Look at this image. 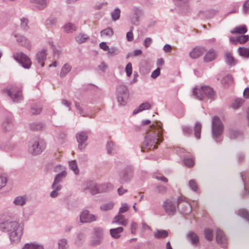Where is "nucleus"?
<instances>
[{"mask_svg":"<svg viewBox=\"0 0 249 249\" xmlns=\"http://www.w3.org/2000/svg\"><path fill=\"white\" fill-rule=\"evenodd\" d=\"M150 128L142 147V152L156 148L157 145L163 141L162 128L160 123L155 122Z\"/></svg>","mask_w":249,"mask_h":249,"instance_id":"obj_1","label":"nucleus"},{"mask_svg":"<svg viewBox=\"0 0 249 249\" xmlns=\"http://www.w3.org/2000/svg\"><path fill=\"white\" fill-rule=\"evenodd\" d=\"M0 228L6 229L9 232L11 241L17 243L20 240L23 233V225L17 222H6L0 224Z\"/></svg>","mask_w":249,"mask_h":249,"instance_id":"obj_2","label":"nucleus"},{"mask_svg":"<svg viewBox=\"0 0 249 249\" xmlns=\"http://www.w3.org/2000/svg\"><path fill=\"white\" fill-rule=\"evenodd\" d=\"M193 94L200 100H204L206 98L212 99L215 95L213 89L206 86L195 88L193 90Z\"/></svg>","mask_w":249,"mask_h":249,"instance_id":"obj_3","label":"nucleus"},{"mask_svg":"<svg viewBox=\"0 0 249 249\" xmlns=\"http://www.w3.org/2000/svg\"><path fill=\"white\" fill-rule=\"evenodd\" d=\"M112 188L110 184L107 183L97 186L96 184L91 182L89 184V189L90 190L92 194H96L99 193L107 191Z\"/></svg>","mask_w":249,"mask_h":249,"instance_id":"obj_4","label":"nucleus"},{"mask_svg":"<svg viewBox=\"0 0 249 249\" xmlns=\"http://www.w3.org/2000/svg\"><path fill=\"white\" fill-rule=\"evenodd\" d=\"M223 125L220 119L216 116L213 118V134L214 137H217L223 132Z\"/></svg>","mask_w":249,"mask_h":249,"instance_id":"obj_5","label":"nucleus"},{"mask_svg":"<svg viewBox=\"0 0 249 249\" xmlns=\"http://www.w3.org/2000/svg\"><path fill=\"white\" fill-rule=\"evenodd\" d=\"M66 173L63 172L61 174H58L55 178L54 182L52 185L53 189H54L51 193V196L55 197L58 195L57 192L61 189V186L58 185L59 182L61 179L66 176Z\"/></svg>","mask_w":249,"mask_h":249,"instance_id":"obj_6","label":"nucleus"},{"mask_svg":"<svg viewBox=\"0 0 249 249\" xmlns=\"http://www.w3.org/2000/svg\"><path fill=\"white\" fill-rule=\"evenodd\" d=\"M14 58L25 68L28 69L31 65V61L29 58L22 53H18L15 54L14 55Z\"/></svg>","mask_w":249,"mask_h":249,"instance_id":"obj_7","label":"nucleus"},{"mask_svg":"<svg viewBox=\"0 0 249 249\" xmlns=\"http://www.w3.org/2000/svg\"><path fill=\"white\" fill-rule=\"evenodd\" d=\"M8 95L14 102H18L22 99L21 91L19 88L13 87L10 89L7 90Z\"/></svg>","mask_w":249,"mask_h":249,"instance_id":"obj_8","label":"nucleus"},{"mask_svg":"<svg viewBox=\"0 0 249 249\" xmlns=\"http://www.w3.org/2000/svg\"><path fill=\"white\" fill-rule=\"evenodd\" d=\"M45 144L43 141L38 140L35 142L29 148V151L34 155L40 154L45 149Z\"/></svg>","mask_w":249,"mask_h":249,"instance_id":"obj_9","label":"nucleus"},{"mask_svg":"<svg viewBox=\"0 0 249 249\" xmlns=\"http://www.w3.org/2000/svg\"><path fill=\"white\" fill-rule=\"evenodd\" d=\"M95 220V216L89 213L88 211H84L81 214L80 221L82 223L91 222Z\"/></svg>","mask_w":249,"mask_h":249,"instance_id":"obj_10","label":"nucleus"},{"mask_svg":"<svg viewBox=\"0 0 249 249\" xmlns=\"http://www.w3.org/2000/svg\"><path fill=\"white\" fill-rule=\"evenodd\" d=\"M163 207L166 212L170 214L174 213L176 210L175 204L171 200H167L163 203Z\"/></svg>","mask_w":249,"mask_h":249,"instance_id":"obj_11","label":"nucleus"},{"mask_svg":"<svg viewBox=\"0 0 249 249\" xmlns=\"http://www.w3.org/2000/svg\"><path fill=\"white\" fill-rule=\"evenodd\" d=\"M205 52V49L202 47H196L190 53V56L193 59H196L202 55Z\"/></svg>","mask_w":249,"mask_h":249,"instance_id":"obj_12","label":"nucleus"},{"mask_svg":"<svg viewBox=\"0 0 249 249\" xmlns=\"http://www.w3.org/2000/svg\"><path fill=\"white\" fill-rule=\"evenodd\" d=\"M217 54L215 50L213 49L209 50L205 54L204 60L205 62L212 61L217 57Z\"/></svg>","mask_w":249,"mask_h":249,"instance_id":"obj_13","label":"nucleus"},{"mask_svg":"<svg viewBox=\"0 0 249 249\" xmlns=\"http://www.w3.org/2000/svg\"><path fill=\"white\" fill-rule=\"evenodd\" d=\"M247 28L244 25L235 27L231 31L232 34H244L247 32Z\"/></svg>","mask_w":249,"mask_h":249,"instance_id":"obj_14","label":"nucleus"},{"mask_svg":"<svg viewBox=\"0 0 249 249\" xmlns=\"http://www.w3.org/2000/svg\"><path fill=\"white\" fill-rule=\"evenodd\" d=\"M124 229L122 227H118L115 229H112L110 230L111 236L115 239L120 237V234L123 231Z\"/></svg>","mask_w":249,"mask_h":249,"instance_id":"obj_15","label":"nucleus"},{"mask_svg":"<svg viewBox=\"0 0 249 249\" xmlns=\"http://www.w3.org/2000/svg\"><path fill=\"white\" fill-rule=\"evenodd\" d=\"M113 223H117L123 226H126L127 225V221L125 219L124 216L123 215L119 213L118 214L113 220Z\"/></svg>","mask_w":249,"mask_h":249,"instance_id":"obj_16","label":"nucleus"},{"mask_svg":"<svg viewBox=\"0 0 249 249\" xmlns=\"http://www.w3.org/2000/svg\"><path fill=\"white\" fill-rule=\"evenodd\" d=\"M46 57V53L45 50H42L36 54V59L38 62L41 64V66H44V61Z\"/></svg>","mask_w":249,"mask_h":249,"instance_id":"obj_17","label":"nucleus"},{"mask_svg":"<svg viewBox=\"0 0 249 249\" xmlns=\"http://www.w3.org/2000/svg\"><path fill=\"white\" fill-rule=\"evenodd\" d=\"M216 241L218 243L222 244L226 240V237L224 232L221 230H217L216 236Z\"/></svg>","mask_w":249,"mask_h":249,"instance_id":"obj_18","label":"nucleus"},{"mask_svg":"<svg viewBox=\"0 0 249 249\" xmlns=\"http://www.w3.org/2000/svg\"><path fill=\"white\" fill-rule=\"evenodd\" d=\"M120 88H122L124 91V98L119 96L118 97V101L121 104L124 105L127 99L128 98L127 90L125 87L121 86L120 87Z\"/></svg>","mask_w":249,"mask_h":249,"instance_id":"obj_19","label":"nucleus"},{"mask_svg":"<svg viewBox=\"0 0 249 249\" xmlns=\"http://www.w3.org/2000/svg\"><path fill=\"white\" fill-rule=\"evenodd\" d=\"M87 136L86 133L81 132L79 133L77 135L76 139L77 140L78 142L80 143L79 145V147L81 148V146L82 145V143H83L87 140Z\"/></svg>","mask_w":249,"mask_h":249,"instance_id":"obj_20","label":"nucleus"},{"mask_svg":"<svg viewBox=\"0 0 249 249\" xmlns=\"http://www.w3.org/2000/svg\"><path fill=\"white\" fill-rule=\"evenodd\" d=\"M154 235L156 238H163L168 235V232L165 230H158L154 232Z\"/></svg>","mask_w":249,"mask_h":249,"instance_id":"obj_21","label":"nucleus"},{"mask_svg":"<svg viewBox=\"0 0 249 249\" xmlns=\"http://www.w3.org/2000/svg\"><path fill=\"white\" fill-rule=\"evenodd\" d=\"M22 249H43L42 246L35 243L26 244Z\"/></svg>","mask_w":249,"mask_h":249,"instance_id":"obj_22","label":"nucleus"},{"mask_svg":"<svg viewBox=\"0 0 249 249\" xmlns=\"http://www.w3.org/2000/svg\"><path fill=\"white\" fill-rule=\"evenodd\" d=\"M225 57L226 62L229 65H234L235 64V60L231 53L227 52L225 54Z\"/></svg>","mask_w":249,"mask_h":249,"instance_id":"obj_23","label":"nucleus"},{"mask_svg":"<svg viewBox=\"0 0 249 249\" xmlns=\"http://www.w3.org/2000/svg\"><path fill=\"white\" fill-rule=\"evenodd\" d=\"M71 67L69 64H65L64 66L62 68L61 71L60 72V76L64 77L68 72H69L71 70Z\"/></svg>","mask_w":249,"mask_h":249,"instance_id":"obj_24","label":"nucleus"},{"mask_svg":"<svg viewBox=\"0 0 249 249\" xmlns=\"http://www.w3.org/2000/svg\"><path fill=\"white\" fill-rule=\"evenodd\" d=\"M101 36L103 37H110L113 34V31L112 28H108L102 30L101 33Z\"/></svg>","mask_w":249,"mask_h":249,"instance_id":"obj_25","label":"nucleus"},{"mask_svg":"<svg viewBox=\"0 0 249 249\" xmlns=\"http://www.w3.org/2000/svg\"><path fill=\"white\" fill-rule=\"evenodd\" d=\"M151 107V105L148 103H145L143 104H142L141 106L139 107V108L138 109H135L133 111L134 114H136L138 113L139 111H142L144 109H149Z\"/></svg>","mask_w":249,"mask_h":249,"instance_id":"obj_26","label":"nucleus"},{"mask_svg":"<svg viewBox=\"0 0 249 249\" xmlns=\"http://www.w3.org/2000/svg\"><path fill=\"white\" fill-rule=\"evenodd\" d=\"M201 130V125L200 123H196L194 130H195V135L196 138L199 139L200 137V133Z\"/></svg>","mask_w":249,"mask_h":249,"instance_id":"obj_27","label":"nucleus"},{"mask_svg":"<svg viewBox=\"0 0 249 249\" xmlns=\"http://www.w3.org/2000/svg\"><path fill=\"white\" fill-rule=\"evenodd\" d=\"M240 54L245 57H249V49L244 47H239L238 49Z\"/></svg>","mask_w":249,"mask_h":249,"instance_id":"obj_28","label":"nucleus"},{"mask_svg":"<svg viewBox=\"0 0 249 249\" xmlns=\"http://www.w3.org/2000/svg\"><path fill=\"white\" fill-rule=\"evenodd\" d=\"M188 237L193 244H197L199 241V238L196 233L190 232L188 234Z\"/></svg>","mask_w":249,"mask_h":249,"instance_id":"obj_29","label":"nucleus"},{"mask_svg":"<svg viewBox=\"0 0 249 249\" xmlns=\"http://www.w3.org/2000/svg\"><path fill=\"white\" fill-rule=\"evenodd\" d=\"M205 238L209 241H212L213 238V231L209 229H206L204 230Z\"/></svg>","mask_w":249,"mask_h":249,"instance_id":"obj_30","label":"nucleus"},{"mask_svg":"<svg viewBox=\"0 0 249 249\" xmlns=\"http://www.w3.org/2000/svg\"><path fill=\"white\" fill-rule=\"evenodd\" d=\"M69 166L70 168L74 172L75 174H78L79 173V170L77 168V165L75 160H73L69 163Z\"/></svg>","mask_w":249,"mask_h":249,"instance_id":"obj_31","label":"nucleus"},{"mask_svg":"<svg viewBox=\"0 0 249 249\" xmlns=\"http://www.w3.org/2000/svg\"><path fill=\"white\" fill-rule=\"evenodd\" d=\"M26 201L25 198L23 196H18L16 198L14 203L17 205H23Z\"/></svg>","mask_w":249,"mask_h":249,"instance_id":"obj_32","label":"nucleus"},{"mask_svg":"<svg viewBox=\"0 0 249 249\" xmlns=\"http://www.w3.org/2000/svg\"><path fill=\"white\" fill-rule=\"evenodd\" d=\"M249 36L248 35H242L238 36V43L244 44L249 40Z\"/></svg>","mask_w":249,"mask_h":249,"instance_id":"obj_33","label":"nucleus"},{"mask_svg":"<svg viewBox=\"0 0 249 249\" xmlns=\"http://www.w3.org/2000/svg\"><path fill=\"white\" fill-rule=\"evenodd\" d=\"M120 11L118 8L115 9L112 13H111V17L114 20H116L120 18Z\"/></svg>","mask_w":249,"mask_h":249,"instance_id":"obj_34","label":"nucleus"},{"mask_svg":"<svg viewBox=\"0 0 249 249\" xmlns=\"http://www.w3.org/2000/svg\"><path fill=\"white\" fill-rule=\"evenodd\" d=\"M183 162L185 166L188 167H191L194 165V160L193 158H185Z\"/></svg>","mask_w":249,"mask_h":249,"instance_id":"obj_35","label":"nucleus"},{"mask_svg":"<svg viewBox=\"0 0 249 249\" xmlns=\"http://www.w3.org/2000/svg\"><path fill=\"white\" fill-rule=\"evenodd\" d=\"M88 38V37L86 35L81 34L76 37V40L78 43H82L85 42Z\"/></svg>","mask_w":249,"mask_h":249,"instance_id":"obj_36","label":"nucleus"},{"mask_svg":"<svg viewBox=\"0 0 249 249\" xmlns=\"http://www.w3.org/2000/svg\"><path fill=\"white\" fill-rule=\"evenodd\" d=\"M64 28L65 30L68 32L75 31L76 29V27L71 23L66 24Z\"/></svg>","mask_w":249,"mask_h":249,"instance_id":"obj_37","label":"nucleus"},{"mask_svg":"<svg viewBox=\"0 0 249 249\" xmlns=\"http://www.w3.org/2000/svg\"><path fill=\"white\" fill-rule=\"evenodd\" d=\"M243 100L242 99H236L232 103V107L234 109L239 108L243 104Z\"/></svg>","mask_w":249,"mask_h":249,"instance_id":"obj_38","label":"nucleus"},{"mask_svg":"<svg viewBox=\"0 0 249 249\" xmlns=\"http://www.w3.org/2000/svg\"><path fill=\"white\" fill-rule=\"evenodd\" d=\"M35 1L39 8H43L47 5L46 0H35Z\"/></svg>","mask_w":249,"mask_h":249,"instance_id":"obj_39","label":"nucleus"},{"mask_svg":"<svg viewBox=\"0 0 249 249\" xmlns=\"http://www.w3.org/2000/svg\"><path fill=\"white\" fill-rule=\"evenodd\" d=\"M239 214L240 215H241L243 217L247 219L248 221H249V213L246 210H245V209L240 210L239 211Z\"/></svg>","mask_w":249,"mask_h":249,"instance_id":"obj_40","label":"nucleus"},{"mask_svg":"<svg viewBox=\"0 0 249 249\" xmlns=\"http://www.w3.org/2000/svg\"><path fill=\"white\" fill-rule=\"evenodd\" d=\"M125 71L126 73V75L128 77H130L132 74V67L131 63H128L125 68Z\"/></svg>","mask_w":249,"mask_h":249,"instance_id":"obj_41","label":"nucleus"},{"mask_svg":"<svg viewBox=\"0 0 249 249\" xmlns=\"http://www.w3.org/2000/svg\"><path fill=\"white\" fill-rule=\"evenodd\" d=\"M113 206H114V204L113 203L110 202V203H108L106 204L105 205H103V206H102L101 207V210H104V211H107V210H111L113 207Z\"/></svg>","mask_w":249,"mask_h":249,"instance_id":"obj_42","label":"nucleus"},{"mask_svg":"<svg viewBox=\"0 0 249 249\" xmlns=\"http://www.w3.org/2000/svg\"><path fill=\"white\" fill-rule=\"evenodd\" d=\"M189 186L193 191H196L197 190V185L195 180L192 179L189 181Z\"/></svg>","mask_w":249,"mask_h":249,"instance_id":"obj_43","label":"nucleus"},{"mask_svg":"<svg viewBox=\"0 0 249 249\" xmlns=\"http://www.w3.org/2000/svg\"><path fill=\"white\" fill-rule=\"evenodd\" d=\"M129 209L128 205L126 203H124L122 205V207L120 208L119 213H124L127 212Z\"/></svg>","mask_w":249,"mask_h":249,"instance_id":"obj_44","label":"nucleus"},{"mask_svg":"<svg viewBox=\"0 0 249 249\" xmlns=\"http://www.w3.org/2000/svg\"><path fill=\"white\" fill-rule=\"evenodd\" d=\"M66 244L67 241L65 239L60 240L58 243V249H65Z\"/></svg>","mask_w":249,"mask_h":249,"instance_id":"obj_45","label":"nucleus"},{"mask_svg":"<svg viewBox=\"0 0 249 249\" xmlns=\"http://www.w3.org/2000/svg\"><path fill=\"white\" fill-rule=\"evenodd\" d=\"M6 182V178L4 177H0V189L5 185Z\"/></svg>","mask_w":249,"mask_h":249,"instance_id":"obj_46","label":"nucleus"},{"mask_svg":"<svg viewBox=\"0 0 249 249\" xmlns=\"http://www.w3.org/2000/svg\"><path fill=\"white\" fill-rule=\"evenodd\" d=\"M160 68H158L152 72L151 74V77L155 79L157 78L160 74Z\"/></svg>","mask_w":249,"mask_h":249,"instance_id":"obj_47","label":"nucleus"},{"mask_svg":"<svg viewBox=\"0 0 249 249\" xmlns=\"http://www.w3.org/2000/svg\"><path fill=\"white\" fill-rule=\"evenodd\" d=\"M137 228V223L134 222H132L131 224V231L132 234H134L136 233Z\"/></svg>","mask_w":249,"mask_h":249,"instance_id":"obj_48","label":"nucleus"},{"mask_svg":"<svg viewBox=\"0 0 249 249\" xmlns=\"http://www.w3.org/2000/svg\"><path fill=\"white\" fill-rule=\"evenodd\" d=\"M223 80L225 82L228 81V84H231L233 82V79L231 75H227L224 78Z\"/></svg>","mask_w":249,"mask_h":249,"instance_id":"obj_49","label":"nucleus"},{"mask_svg":"<svg viewBox=\"0 0 249 249\" xmlns=\"http://www.w3.org/2000/svg\"><path fill=\"white\" fill-rule=\"evenodd\" d=\"M27 23L28 20L27 19L23 18L21 19V26L24 29H26Z\"/></svg>","mask_w":249,"mask_h":249,"instance_id":"obj_50","label":"nucleus"},{"mask_svg":"<svg viewBox=\"0 0 249 249\" xmlns=\"http://www.w3.org/2000/svg\"><path fill=\"white\" fill-rule=\"evenodd\" d=\"M152 39L149 37L146 38L144 41V45L146 48L148 47L151 43Z\"/></svg>","mask_w":249,"mask_h":249,"instance_id":"obj_51","label":"nucleus"},{"mask_svg":"<svg viewBox=\"0 0 249 249\" xmlns=\"http://www.w3.org/2000/svg\"><path fill=\"white\" fill-rule=\"evenodd\" d=\"M100 47L104 51H107L109 48L106 42H102L100 44Z\"/></svg>","mask_w":249,"mask_h":249,"instance_id":"obj_52","label":"nucleus"},{"mask_svg":"<svg viewBox=\"0 0 249 249\" xmlns=\"http://www.w3.org/2000/svg\"><path fill=\"white\" fill-rule=\"evenodd\" d=\"M41 111V108L38 107L37 108H32L31 109L32 113L33 114H39Z\"/></svg>","mask_w":249,"mask_h":249,"instance_id":"obj_53","label":"nucleus"},{"mask_svg":"<svg viewBox=\"0 0 249 249\" xmlns=\"http://www.w3.org/2000/svg\"><path fill=\"white\" fill-rule=\"evenodd\" d=\"M126 38L128 41H131L133 40V35L132 31H130L126 34Z\"/></svg>","mask_w":249,"mask_h":249,"instance_id":"obj_54","label":"nucleus"},{"mask_svg":"<svg viewBox=\"0 0 249 249\" xmlns=\"http://www.w3.org/2000/svg\"><path fill=\"white\" fill-rule=\"evenodd\" d=\"M230 42L233 44H238V36L236 37L231 36L230 38Z\"/></svg>","mask_w":249,"mask_h":249,"instance_id":"obj_55","label":"nucleus"},{"mask_svg":"<svg viewBox=\"0 0 249 249\" xmlns=\"http://www.w3.org/2000/svg\"><path fill=\"white\" fill-rule=\"evenodd\" d=\"M163 50L166 53L170 52L172 50V47L170 45L166 44L164 46Z\"/></svg>","mask_w":249,"mask_h":249,"instance_id":"obj_56","label":"nucleus"},{"mask_svg":"<svg viewBox=\"0 0 249 249\" xmlns=\"http://www.w3.org/2000/svg\"><path fill=\"white\" fill-rule=\"evenodd\" d=\"M249 10V0H247L244 4L243 10L247 12Z\"/></svg>","mask_w":249,"mask_h":249,"instance_id":"obj_57","label":"nucleus"},{"mask_svg":"<svg viewBox=\"0 0 249 249\" xmlns=\"http://www.w3.org/2000/svg\"><path fill=\"white\" fill-rule=\"evenodd\" d=\"M243 95L245 98H249V88H247L245 89Z\"/></svg>","mask_w":249,"mask_h":249,"instance_id":"obj_58","label":"nucleus"},{"mask_svg":"<svg viewBox=\"0 0 249 249\" xmlns=\"http://www.w3.org/2000/svg\"><path fill=\"white\" fill-rule=\"evenodd\" d=\"M186 198L184 196H181L178 199V204H179V203H181L182 202H186Z\"/></svg>","mask_w":249,"mask_h":249,"instance_id":"obj_59","label":"nucleus"},{"mask_svg":"<svg viewBox=\"0 0 249 249\" xmlns=\"http://www.w3.org/2000/svg\"><path fill=\"white\" fill-rule=\"evenodd\" d=\"M113 144L112 143V142H110L107 143V152L108 154L111 153L110 148H112V147H113Z\"/></svg>","mask_w":249,"mask_h":249,"instance_id":"obj_60","label":"nucleus"},{"mask_svg":"<svg viewBox=\"0 0 249 249\" xmlns=\"http://www.w3.org/2000/svg\"><path fill=\"white\" fill-rule=\"evenodd\" d=\"M42 127L41 125L40 124H32L31 125V128L33 129L34 130H38L40 129Z\"/></svg>","mask_w":249,"mask_h":249,"instance_id":"obj_61","label":"nucleus"},{"mask_svg":"<svg viewBox=\"0 0 249 249\" xmlns=\"http://www.w3.org/2000/svg\"><path fill=\"white\" fill-rule=\"evenodd\" d=\"M126 192V190L123 189L122 187L119 188L118 189V194L120 195H122Z\"/></svg>","mask_w":249,"mask_h":249,"instance_id":"obj_62","label":"nucleus"},{"mask_svg":"<svg viewBox=\"0 0 249 249\" xmlns=\"http://www.w3.org/2000/svg\"><path fill=\"white\" fill-rule=\"evenodd\" d=\"M142 53V51L141 50H136L134 52V55L135 56H138Z\"/></svg>","mask_w":249,"mask_h":249,"instance_id":"obj_63","label":"nucleus"},{"mask_svg":"<svg viewBox=\"0 0 249 249\" xmlns=\"http://www.w3.org/2000/svg\"><path fill=\"white\" fill-rule=\"evenodd\" d=\"M108 53L113 55L116 53V50L115 49H109L107 50Z\"/></svg>","mask_w":249,"mask_h":249,"instance_id":"obj_64","label":"nucleus"}]
</instances>
